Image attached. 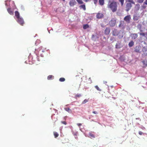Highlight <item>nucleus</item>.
<instances>
[{
	"mask_svg": "<svg viewBox=\"0 0 147 147\" xmlns=\"http://www.w3.org/2000/svg\"><path fill=\"white\" fill-rule=\"evenodd\" d=\"M65 110L69 113H71V110L69 108H65Z\"/></svg>",
	"mask_w": 147,
	"mask_h": 147,
	"instance_id": "25",
	"label": "nucleus"
},
{
	"mask_svg": "<svg viewBox=\"0 0 147 147\" xmlns=\"http://www.w3.org/2000/svg\"><path fill=\"white\" fill-rule=\"evenodd\" d=\"M79 7L80 8L82 9L84 11L86 10V6L85 4L80 5Z\"/></svg>",
	"mask_w": 147,
	"mask_h": 147,
	"instance_id": "19",
	"label": "nucleus"
},
{
	"mask_svg": "<svg viewBox=\"0 0 147 147\" xmlns=\"http://www.w3.org/2000/svg\"><path fill=\"white\" fill-rule=\"evenodd\" d=\"M121 47V45L120 43L119 42H117L116 43V45H115L116 48L120 49Z\"/></svg>",
	"mask_w": 147,
	"mask_h": 147,
	"instance_id": "15",
	"label": "nucleus"
},
{
	"mask_svg": "<svg viewBox=\"0 0 147 147\" xmlns=\"http://www.w3.org/2000/svg\"><path fill=\"white\" fill-rule=\"evenodd\" d=\"M98 2L99 5L101 6L103 5L105 3L104 0H98Z\"/></svg>",
	"mask_w": 147,
	"mask_h": 147,
	"instance_id": "17",
	"label": "nucleus"
},
{
	"mask_svg": "<svg viewBox=\"0 0 147 147\" xmlns=\"http://www.w3.org/2000/svg\"><path fill=\"white\" fill-rule=\"evenodd\" d=\"M39 42H40V40H37L35 42V44L36 45H37V44H38V43H39Z\"/></svg>",
	"mask_w": 147,
	"mask_h": 147,
	"instance_id": "36",
	"label": "nucleus"
},
{
	"mask_svg": "<svg viewBox=\"0 0 147 147\" xmlns=\"http://www.w3.org/2000/svg\"><path fill=\"white\" fill-rule=\"evenodd\" d=\"M96 37V36H94V35H92V39L93 40H95V39H94V38H95V37Z\"/></svg>",
	"mask_w": 147,
	"mask_h": 147,
	"instance_id": "40",
	"label": "nucleus"
},
{
	"mask_svg": "<svg viewBox=\"0 0 147 147\" xmlns=\"http://www.w3.org/2000/svg\"><path fill=\"white\" fill-rule=\"evenodd\" d=\"M40 56L42 57H44L43 55L41 54L40 55Z\"/></svg>",
	"mask_w": 147,
	"mask_h": 147,
	"instance_id": "53",
	"label": "nucleus"
},
{
	"mask_svg": "<svg viewBox=\"0 0 147 147\" xmlns=\"http://www.w3.org/2000/svg\"><path fill=\"white\" fill-rule=\"evenodd\" d=\"M146 3H147V0H146V1L144 2V4H146Z\"/></svg>",
	"mask_w": 147,
	"mask_h": 147,
	"instance_id": "52",
	"label": "nucleus"
},
{
	"mask_svg": "<svg viewBox=\"0 0 147 147\" xmlns=\"http://www.w3.org/2000/svg\"><path fill=\"white\" fill-rule=\"evenodd\" d=\"M117 3L116 2L113 1L110 3H109L107 7L113 12H115L117 9Z\"/></svg>",
	"mask_w": 147,
	"mask_h": 147,
	"instance_id": "2",
	"label": "nucleus"
},
{
	"mask_svg": "<svg viewBox=\"0 0 147 147\" xmlns=\"http://www.w3.org/2000/svg\"><path fill=\"white\" fill-rule=\"evenodd\" d=\"M146 30H147V29H146Z\"/></svg>",
	"mask_w": 147,
	"mask_h": 147,
	"instance_id": "60",
	"label": "nucleus"
},
{
	"mask_svg": "<svg viewBox=\"0 0 147 147\" xmlns=\"http://www.w3.org/2000/svg\"><path fill=\"white\" fill-rule=\"evenodd\" d=\"M7 11L8 13L11 15H13V11L11 10V8L9 7L7 9Z\"/></svg>",
	"mask_w": 147,
	"mask_h": 147,
	"instance_id": "14",
	"label": "nucleus"
},
{
	"mask_svg": "<svg viewBox=\"0 0 147 147\" xmlns=\"http://www.w3.org/2000/svg\"><path fill=\"white\" fill-rule=\"evenodd\" d=\"M68 105H66V106H68Z\"/></svg>",
	"mask_w": 147,
	"mask_h": 147,
	"instance_id": "56",
	"label": "nucleus"
},
{
	"mask_svg": "<svg viewBox=\"0 0 147 147\" xmlns=\"http://www.w3.org/2000/svg\"><path fill=\"white\" fill-rule=\"evenodd\" d=\"M61 122L62 123L64 124L65 125H66L67 123L66 121H61Z\"/></svg>",
	"mask_w": 147,
	"mask_h": 147,
	"instance_id": "41",
	"label": "nucleus"
},
{
	"mask_svg": "<svg viewBox=\"0 0 147 147\" xmlns=\"http://www.w3.org/2000/svg\"><path fill=\"white\" fill-rule=\"evenodd\" d=\"M107 83V82H106V81H105V82H104V84H106V83Z\"/></svg>",
	"mask_w": 147,
	"mask_h": 147,
	"instance_id": "55",
	"label": "nucleus"
},
{
	"mask_svg": "<svg viewBox=\"0 0 147 147\" xmlns=\"http://www.w3.org/2000/svg\"><path fill=\"white\" fill-rule=\"evenodd\" d=\"M65 80V79L63 78H61L59 79V81L61 82H64Z\"/></svg>",
	"mask_w": 147,
	"mask_h": 147,
	"instance_id": "29",
	"label": "nucleus"
},
{
	"mask_svg": "<svg viewBox=\"0 0 147 147\" xmlns=\"http://www.w3.org/2000/svg\"><path fill=\"white\" fill-rule=\"evenodd\" d=\"M117 20L115 18H112L109 21V26L111 27H113L115 26Z\"/></svg>",
	"mask_w": 147,
	"mask_h": 147,
	"instance_id": "3",
	"label": "nucleus"
},
{
	"mask_svg": "<svg viewBox=\"0 0 147 147\" xmlns=\"http://www.w3.org/2000/svg\"><path fill=\"white\" fill-rule=\"evenodd\" d=\"M144 0H137V2L139 3H142Z\"/></svg>",
	"mask_w": 147,
	"mask_h": 147,
	"instance_id": "35",
	"label": "nucleus"
},
{
	"mask_svg": "<svg viewBox=\"0 0 147 147\" xmlns=\"http://www.w3.org/2000/svg\"><path fill=\"white\" fill-rule=\"evenodd\" d=\"M138 36V34L136 33H131L130 35V36L131 38V39L133 40L136 39L137 38Z\"/></svg>",
	"mask_w": 147,
	"mask_h": 147,
	"instance_id": "5",
	"label": "nucleus"
},
{
	"mask_svg": "<svg viewBox=\"0 0 147 147\" xmlns=\"http://www.w3.org/2000/svg\"><path fill=\"white\" fill-rule=\"evenodd\" d=\"M124 22L123 21H120V23L119 25V28H121L122 29H124L125 28V26L124 25Z\"/></svg>",
	"mask_w": 147,
	"mask_h": 147,
	"instance_id": "8",
	"label": "nucleus"
},
{
	"mask_svg": "<svg viewBox=\"0 0 147 147\" xmlns=\"http://www.w3.org/2000/svg\"><path fill=\"white\" fill-rule=\"evenodd\" d=\"M140 5L139 4H137L135 6V8L137 10H138L140 9Z\"/></svg>",
	"mask_w": 147,
	"mask_h": 147,
	"instance_id": "24",
	"label": "nucleus"
},
{
	"mask_svg": "<svg viewBox=\"0 0 147 147\" xmlns=\"http://www.w3.org/2000/svg\"><path fill=\"white\" fill-rule=\"evenodd\" d=\"M126 2H128V3H131L133 4H135V2L133 0H125Z\"/></svg>",
	"mask_w": 147,
	"mask_h": 147,
	"instance_id": "21",
	"label": "nucleus"
},
{
	"mask_svg": "<svg viewBox=\"0 0 147 147\" xmlns=\"http://www.w3.org/2000/svg\"><path fill=\"white\" fill-rule=\"evenodd\" d=\"M131 19V17L130 15H127L125 16L124 18V20L127 22V23L129 22L130 20Z\"/></svg>",
	"mask_w": 147,
	"mask_h": 147,
	"instance_id": "7",
	"label": "nucleus"
},
{
	"mask_svg": "<svg viewBox=\"0 0 147 147\" xmlns=\"http://www.w3.org/2000/svg\"><path fill=\"white\" fill-rule=\"evenodd\" d=\"M110 28H107L105 29L104 31V32L106 35L109 34L110 32Z\"/></svg>",
	"mask_w": 147,
	"mask_h": 147,
	"instance_id": "12",
	"label": "nucleus"
},
{
	"mask_svg": "<svg viewBox=\"0 0 147 147\" xmlns=\"http://www.w3.org/2000/svg\"><path fill=\"white\" fill-rule=\"evenodd\" d=\"M63 1H65V0H62Z\"/></svg>",
	"mask_w": 147,
	"mask_h": 147,
	"instance_id": "57",
	"label": "nucleus"
},
{
	"mask_svg": "<svg viewBox=\"0 0 147 147\" xmlns=\"http://www.w3.org/2000/svg\"><path fill=\"white\" fill-rule=\"evenodd\" d=\"M140 50V47L138 46H136L134 48V51L136 52H139Z\"/></svg>",
	"mask_w": 147,
	"mask_h": 147,
	"instance_id": "16",
	"label": "nucleus"
},
{
	"mask_svg": "<svg viewBox=\"0 0 147 147\" xmlns=\"http://www.w3.org/2000/svg\"><path fill=\"white\" fill-rule=\"evenodd\" d=\"M92 113L95 114H97L98 113L96 111H93Z\"/></svg>",
	"mask_w": 147,
	"mask_h": 147,
	"instance_id": "45",
	"label": "nucleus"
},
{
	"mask_svg": "<svg viewBox=\"0 0 147 147\" xmlns=\"http://www.w3.org/2000/svg\"><path fill=\"white\" fill-rule=\"evenodd\" d=\"M118 32L117 29H115L112 32V34L113 36H116L117 35Z\"/></svg>",
	"mask_w": 147,
	"mask_h": 147,
	"instance_id": "13",
	"label": "nucleus"
},
{
	"mask_svg": "<svg viewBox=\"0 0 147 147\" xmlns=\"http://www.w3.org/2000/svg\"><path fill=\"white\" fill-rule=\"evenodd\" d=\"M146 48L145 47H144L143 48V50H144V51H146Z\"/></svg>",
	"mask_w": 147,
	"mask_h": 147,
	"instance_id": "50",
	"label": "nucleus"
},
{
	"mask_svg": "<svg viewBox=\"0 0 147 147\" xmlns=\"http://www.w3.org/2000/svg\"><path fill=\"white\" fill-rule=\"evenodd\" d=\"M94 3L95 4H96L98 2V0H93Z\"/></svg>",
	"mask_w": 147,
	"mask_h": 147,
	"instance_id": "39",
	"label": "nucleus"
},
{
	"mask_svg": "<svg viewBox=\"0 0 147 147\" xmlns=\"http://www.w3.org/2000/svg\"><path fill=\"white\" fill-rule=\"evenodd\" d=\"M54 76L53 75H50L49 76L47 77V79L48 80H51L53 79Z\"/></svg>",
	"mask_w": 147,
	"mask_h": 147,
	"instance_id": "20",
	"label": "nucleus"
},
{
	"mask_svg": "<svg viewBox=\"0 0 147 147\" xmlns=\"http://www.w3.org/2000/svg\"><path fill=\"white\" fill-rule=\"evenodd\" d=\"M88 101V100L85 99L82 102V104H84L86 103Z\"/></svg>",
	"mask_w": 147,
	"mask_h": 147,
	"instance_id": "33",
	"label": "nucleus"
},
{
	"mask_svg": "<svg viewBox=\"0 0 147 147\" xmlns=\"http://www.w3.org/2000/svg\"><path fill=\"white\" fill-rule=\"evenodd\" d=\"M142 7L144 9H145L146 8V6H144V5H143L142 6Z\"/></svg>",
	"mask_w": 147,
	"mask_h": 147,
	"instance_id": "47",
	"label": "nucleus"
},
{
	"mask_svg": "<svg viewBox=\"0 0 147 147\" xmlns=\"http://www.w3.org/2000/svg\"><path fill=\"white\" fill-rule=\"evenodd\" d=\"M36 59L38 61H39L40 60L38 56H37L36 57Z\"/></svg>",
	"mask_w": 147,
	"mask_h": 147,
	"instance_id": "44",
	"label": "nucleus"
},
{
	"mask_svg": "<svg viewBox=\"0 0 147 147\" xmlns=\"http://www.w3.org/2000/svg\"><path fill=\"white\" fill-rule=\"evenodd\" d=\"M54 135L55 138H57L59 136L57 132H54Z\"/></svg>",
	"mask_w": 147,
	"mask_h": 147,
	"instance_id": "30",
	"label": "nucleus"
},
{
	"mask_svg": "<svg viewBox=\"0 0 147 147\" xmlns=\"http://www.w3.org/2000/svg\"><path fill=\"white\" fill-rule=\"evenodd\" d=\"M110 40L112 42H113L114 41L116 40V38L114 37H111L110 38Z\"/></svg>",
	"mask_w": 147,
	"mask_h": 147,
	"instance_id": "22",
	"label": "nucleus"
},
{
	"mask_svg": "<svg viewBox=\"0 0 147 147\" xmlns=\"http://www.w3.org/2000/svg\"><path fill=\"white\" fill-rule=\"evenodd\" d=\"M146 3V5H147V3Z\"/></svg>",
	"mask_w": 147,
	"mask_h": 147,
	"instance_id": "58",
	"label": "nucleus"
},
{
	"mask_svg": "<svg viewBox=\"0 0 147 147\" xmlns=\"http://www.w3.org/2000/svg\"><path fill=\"white\" fill-rule=\"evenodd\" d=\"M142 62L143 65L142 67L143 68H145L147 66V60H143L142 61Z\"/></svg>",
	"mask_w": 147,
	"mask_h": 147,
	"instance_id": "11",
	"label": "nucleus"
},
{
	"mask_svg": "<svg viewBox=\"0 0 147 147\" xmlns=\"http://www.w3.org/2000/svg\"><path fill=\"white\" fill-rule=\"evenodd\" d=\"M134 45V42L133 40L131 41L128 44V46L129 47H132Z\"/></svg>",
	"mask_w": 147,
	"mask_h": 147,
	"instance_id": "18",
	"label": "nucleus"
},
{
	"mask_svg": "<svg viewBox=\"0 0 147 147\" xmlns=\"http://www.w3.org/2000/svg\"><path fill=\"white\" fill-rule=\"evenodd\" d=\"M140 36H145V33L144 32H141L140 33Z\"/></svg>",
	"mask_w": 147,
	"mask_h": 147,
	"instance_id": "34",
	"label": "nucleus"
},
{
	"mask_svg": "<svg viewBox=\"0 0 147 147\" xmlns=\"http://www.w3.org/2000/svg\"><path fill=\"white\" fill-rule=\"evenodd\" d=\"M73 134L74 136H77V132H73Z\"/></svg>",
	"mask_w": 147,
	"mask_h": 147,
	"instance_id": "42",
	"label": "nucleus"
},
{
	"mask_svg": "<svg viewBox=\"0 0 147 147\" xmlns=\"http://www.w3.org/2000/svg\"><path fill=\"white\" fill-rule=\"evenodd\" d=\"M41 51L42 52H44V50H42V49L41 50H40V52Z\"/></svg>",
	"mask_w": 147,
	"mask_h": 147,
	"instance_id": "49",
	"label": "nucleus"
},
{
	"mask_svg": "<svg viewBox=\"0 0 147 147\" xmlns=\"http://www.w3.org/2000/svg\"><path fill=\"white\" fill-rule=\"evenodd\" d=\"M138 28L139 29V30L140 31V32L142 31V30L141 28V25H138L137 26Z\"/></svg>",
	"mask_w": 147,
	"mask_h": 147,
	"instance_id": "27",
	"label": "nucleus"
},
{
	"mask_svg": "<svg viewBox=\"0 0 147 147\" xmlns=\"http://www.w3.org/2000/svg\"><path fill=\"white\" fill-rule=\"evenodd\" d=\"M76 4L75 0H71L69 2V5L71 6H74Z\"/></svg>",
	"mask_w": 147,
	"mask_h": 147,
	"instance_id": "10",
	"label": "nucleus"
},
{
	"mask_svg": "<svg viewBox=\"0 0 147 147\" xmlns=\"http://www.w3.org/2000/svg\"><path fill=\"white\" fill-rule=\"evenodd\" d=\"M136 119H139L140 120V121L141 120V119L140 118H136Z\"/></svg>",
	"mask_w": 147,
	"mask_h": 147,
	"instance_id": "51",
	"label": "nucleus"
},
{
	"mask_svg": "<svg viewBox=\"0 0 147 147\" xmlns=\"http://www.w3.org/2000/svg\"><path fill=\"white\" fill-rule=\"evenodd\" d=\"M76 1L78 3L80 4H83L84 3L82 0H76Z\"/></svg>",
	"mask_w": 147,
	"mask_h": 147,
	"instance_id": "26",
	"label": "nucleus"
},
{
	"mask_svg": "<svg viewBox=\"0 0 147 147\" xmlns=\"http://www.w3.org/2000/svg\"><path fill=\"white\" fill-rule=\"evenodd\" d=\"M119 1L121 3V6H123L124 4V0H119Z\"/></svg>",
	"mask_w": 147,
	"mask_h": 147,
	"instance_id": "32",
	"label": "nucleus"
},
{
	"mask_svg": "<svg viewBox=\"0 0 147 147\" xmlns=\"http://www.w3.org/2000/svg\"><path fill=\"white\" fill-rule=\"evenodd\" d=\"M77 125L78 126H81L82 125V124L81 123H77Z\"/></svg>",
	"mask_w": 147,
	"mask_h": 147,
	"instance_id": "48",
	"label": "nucleus"
},
{
	"mask_svg": "<svg viewBox=\"0 0 147 147\" xmlns=\"http://www.w3.org/2000/svg\"><path fill=\"white\" fill-rule=\"evenodd\" d=\"M49 33H50V31H49Z\"/></svg>",
	"mask_w": 147,
	"mask_h": 147,
	"instance_id": "59",
	"label": "nucleus"
},
{
	"mask_svg": "<svg viewBox=\"0 0 147 147\" xmlns=\"http://www.w3.org/2000/svg\"><path fill=\"white\" fill-rule=\"evenodd\" d=\"M81 96V95L80 94H77L76 95V96L78 97H80Z\"/></svg>",
	"mask_w": 147,
	"mask_h": 147,
	"instance_id": "37",
	"label": "nucleus"
},
{
	"mask_svg": "<svg viewBox=\"0 0 147 147\" xmlns=\"http://www.w3.org/2000/svg\"><path fill=\"white\" fill-rule=\"evenodd\" d=\"M15 19L16 20L17 22L19 24L22 26H23L24 24V20L23 18L20 16V13L18 11H16L15 12Z\"/></svg>",
	"mask_w": 147,
	"mask_h": 147,
	"instance_id": "1",
	"label": "nucleus"
},
{
	"mask_svg": "<svg viewBox=\"0 0 147 147\" xmlns=\"http://www.w3.org/2000/svg\"><path fill=\"white\" fill-rule=\"evenodd\" d=\"M143 134V133L141 131H139V135H142Z\"/></svg>",
	"mask_w": 147,
	"mask_h": 147,
	"instance_id": "43",
	"label": "nucleus"
},
{
	"mask_svg": "<svg viewBox=\"0 0 147 147\" xmlns=\"http://www.w3.org/2000/svg\"><path fill=\"white\" fill-rule=\"evenodd\" d=\"M86 2H87L88 1H89V0H84Z\"/></svg>",
	"mask_w": 147,
	"mask_h": 147,
	"instance_id": "54",
	"label": "nucleus"
},
{
	"mask_svg": "<svg viewBox=\"0 0 147 147\" xmlns=\"http://www.w3.org/2000/svg\"><path fill=\"white\" fill-rule=\"evenodd\" d=\"M132 4L131 3H126L125 7V9L127 12H128L131 9L132 7Z\"/></svg>",
	"mask_w": 147,
	"mask_h": 147,
	"instance_id": "4",
	"label": "nucleus"
},
{
	"mask_svg": "<svg viewBox=\"0 0 147 147\" xmlns=\"http://www.w3.org/2000/svg\"><path fill=\"white\" fill-rule=\"evenodd\" d=\"M8 1H5V5L6 6H7L8 5Z\"/></svg>",
	"mask_w": 147,
	"mask_h": 147,
	"instance_id": "38",
	"label": "nucleus"
},
{
	"mask_svg": "<svg viewBox=\"0 0 147 147\" xmlns=\"http://www.w3.org/2000/svg\"><path fill=\"white\" fill-rule=\"evenodd\" d=\"M104 16L103 14L101 13H98L96 15L97 18L100 19L102 18Z\"/></svg>",
	"mask_w": 147,
	"mask_h": 147,
	"instance_id": "9",
	"label": "nucleus"
},
{
	"mask_svg": "<svg viewBox=\"0 0 147 147\" xmlns=\"http://www.w3.org/2000/svg\"><path fill=\"white\" fill-rule=\"evenodd\" d=\"M21 8L23 10H24V7H23V6H21Z\"/></svg>",
	"mask_w": 147,
	"mask_h": 147,
	"instance_id": "46",
	"label": "nucleus"
},
{
	"mask_svg": "<svg viewBox=\"0 0 147 147\" xmlns=\"http://www.w3.org/2000/svg\"><path fill=\"white\" fill-rule=\"evenodd\" d=\"M95 88L98 91H101V90L97 86H95Z\"/></svg>",
	"mask_w": 147,
	"mask_h": 147,
	"instance_id": "31",
	"label": "nucleus"
},
{
	"mask_svg": "<svg viewBox=\"0 0 147 147\" xmlns=\"http://www.w3.org/2000/svg\"><path fill=\"white\" fill-rule=\"evenodd\" d=\"M89 136H90L91 138H95V136H94V135L93 134H92V133H89Z\"/></svg>",
	"mask_w": 147,
	"mask_h": 147,
	"instance_id": "28",
	"label": "nucleus"
},
{
	"mask_svg": "<svg viewBox=\"0 0 147 147\" xmlns=\"http://www.w3.org/2000/svg\"><path fill=\"white\" fill-rule=\"evenodd\" d=\"M117 35L119 39L122 38L123 36V32L122 31L120 30L118 32Z\"/></svg>",
	"mask_w": 147,
	"mask_h": 147,
	"instance_id": "6",
	"label": "nucleus"
},
{
	"mask_svg": "<svg viewBox=\"0 0 147 147\" xmlns=\"http://www.w3.org/2000/svg\"><path fill=\"white\" fill-rule=\"evenodd\" d=\"M89 25L87 24H86L84 25L83 26V28L84 29H86L87 28H89Z\"/></svg>",
	"mask_w": 147,
	"mask_h": 147,
	"instance_id": "23",
	"label": "nucleus"
}]
</instances>
